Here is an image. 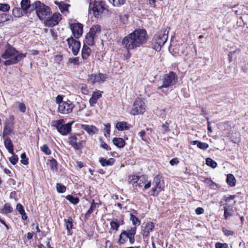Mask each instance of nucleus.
Returning <instances> with one entry per match:
<instances>
[{"label":"nucleus","mask_w":248,"mask_h":248,"mask_svg":"<svg viewBox=\"0 0 248 248\" xmlns=\"http://www.w3.org/2000/svg\"><path fill=\"white\" fill-rule=\"evenodd\" d=\"M96 203L94 202V201H93V202L91 203L90 208L89 209V210L87 211L85 214V217H89L91 214H92L93 212L94 209L96 208Z\"/></svg>","instance_id":"obj_39"},{"label":"nucleus","mask_w":248,"mask_h":248,"mask_svg":"<svg viewBox=\"0 0 248 248\" xmlns=\"http://www.w3.org/2000/svg\"><path fill=\"white\" fill-rule=\"evenodd\" d=\"M17 104L18 105V109L21 112H25L26 111V107L23 103L18 102Z\"/></svg>","instance_id":"obj_56"},{"label":"nucleus","mask_w":248,"mask_h":248,"mask_svg":"<svg viewBox=\"0 0 248 248\" xmlns=\"http://www.w3.org/2000/svg\"><path fill=\"white\" fill-rule=\"evenodd\" d=\"M13 132V128H4L3 127V130L2 133V138H9L8 136L10 135Z\"/></svg>","instance_id":"obj_36"},{"label":"nucleus","mask_w":248,"mask_h":248,"mask_svg":"<svg viewBox=\"0 0 248 248\" xmlns=\"http://www.w3.org/2000/svg\"><path fill=\"white\" fill-rule=\"evenodd\" d=\"M91 52V50L90 47L84 44L81 51L82 58L84 60L87 59L89 56L90 55Z\"/></svg>","instance_id":"obj_27"},{"label":"nucleus","mask_w":248,"mask_h":248,"mask_svg":"<svg viewBox=\"0 0 248 248\" xmlns=\"http://www.w3.org/2000/svg\"><path fill=\"white\" fill-rule=\"evenodd\" d=\"M68 45L70 48H71L74 55H77L80 48V43L77 41L72 37H69L66 39Z\"/></svg>","instance_id":"obj_12"},{"label":"nucleus","mask_w":248,"mask_h":248,"mask_svg":"<svg viewBox=\"0 0 248 248\" xmlns=\"http://www.w3.org/2000/svg\"><path fill=\"white\" fill-rule=\"evenodd\" d=\"M169 31L162 29L156 33L152 41V47L156 51H159L162 46L167 42Z\"/></svg>","instance_id":"obj_4"},{"label":"nucleus","mask_w":248,"mask_h":248,"mask_svg":"<svg viewBox=\"0 0 248 248\" xmlns=\"http://www.w3.org/2000/svg\"><path fill=\"white\" fill-rule=\"evenodd\" d=\"M105 5L103 1H95L92 7L91 3L90 4L89 9L92 8L95 16H97L102 13L105 9Z\"/></svg>","instance_id":"obj_13"},{"label":"nucleus","mask_w":248,"mask_h":248,"mask_svg":"<svg viewBox=\"0 0 248 248\" xmlns=\"http://www.w3.org/2000/svg\"><path fill=\"white\" fill-rule=\"evenodd\" d=\"M21 163L23 164V165H26L28 164V158L27 157L26 153H23L21 155Z\"/></svg>","instance_id":"obj_47"},{"label":"nucleus","mask_w":248,"mask_h":248,"mask_svg":"<svg viewBox=\"0 0 248 248\" xmlns=\"http://www.w3.org/2000/svg\"><path fill=\"white\" fill-rule=\"evenodd\" d=\"M68 143L76 150H80L83 147V140L79 135L70 136L68 138Z\"/></svg>","instance_id":"obj_7"},{"label":"nucleus","mask_w":248,"mask_h":248,"mask_svg":"<svg viewBox=\"0 0 248 248\" xmlns=\"http://www.w3.org/2000/svg\"><path fill=\"white\" fill-rule=\"evenodd\" d=\"M110 124L108 123L104 125V128L103 131L104 132V136L106 138H109L110 135Z\"/></svg>","instance_id":"obj_35"},{"label":"nucleus","mask_w":248,"mask_h":248,"mask_svg":"<svg viewBox=\"0 0 248 248\" xmlns=\"http://www.w3.org/2000/svg\"><path fill=\"white\" fill-rule=\"evenodd\" d=\"M79 57L69 58L68 60V62L70 63L73 64L74 65H78L79 64Z\"/></svg>","instance_id":"obj_49"},{"label":"nucleus","mask_w":248,"mask_h":248,"mask_svg":"<svg viewBox=\"0 0 248 248\" xmlns=\"http://www.w3.org/2000/svg\"><path fill=\"white\" fill-rule=\"evenodd\" d=\"M81 128L86 131L90 135H93L98 132V129L93 125L82 124Z\"/></svg>","instance_id":"obj_17"},{"label":"nucleus","mask_w":248,"mask_h":248,"mask_svg":"<svg viewBox=\"0 0 248 248\" xmlns=\"http://www.w3.org/2000/svg\"><path fill=\"white\" fill-rule=\"evenodd\" d=\"M95 38L93 37L90 33H87L85 36V42L89 46L94 45V39Z\"/></svg>","instance_id":"obj_32"},{"label":"nucleus","mask_w":248,"mask_h":248,"mask_svg":"<svg viewBox=\"0 0 248 248\" xmlns=\"http://www.w3.org/2000/svg\"><path fill=\"white\" fill-rule=\"evenodd\" d=\"M100 147L107 150H111V148L103 141H101Z\"/></svg>","instance_id":"obj_61"},{"label":"nucleus","mask_w":248,"mask_h":248,"mask_svg":"<svg viewBox=\"0 0 248 248\" xmlns=\"http://www.w3.org/2000/svg\"><path fill=\"white\" fill-rule=\"evenodd\" d=\"M64 225L67 231L68 234H71V231L73 228V220L71 217H69L68 218H65L64 220Z\"/></svg>","instance_id":"obj_23"},{"label":"nucleus","mask_w":248,"mask_h":248,"mask_svg":"<svg viewBox=\"0 0 248 248\" xmlns=\"http://www.w3.org/2000/svg\"><path fill=\"white\" fill-rule=\"evenodd\" d=\"M114 162L115 159L113 158H110L107 160L105 158L102 157L99 160V162L103 167L112 166L114 163Z\"/></svg>","instance_id":"obj_22"},{"label":"nucleus","mask_w":248,"mask_h":248,"mask_svg":"<svg viewBox=\"0 0 248 248\" xmlns=\"http://www.w3.org/2000/svg\"><path fill=\"white\" fill-rule=\"evenodd\" d=\"M41 151L45 154L46 155H50L51 154V151L46 144H44L40 147Z\"/></svg>","instance_id":"obj_41"},{"label":"nucleus","mask_w":248,"mask_h":248,"mask_svg":"<svg viewBox=\"0 0 248 248\" xmlns=\"http://www.w3.org/2000/svg\"><path fill=\"white\" fill-rule=\"evenodd\" d=\"M216 248H228V245L227 243L217 242L215 244Z\"/></svg>","instance_id":"obj_58"},{"label":"nucleus","mask_w":248,"mask_h":248,"mask_svg":"<svg viewBox=\"0 0 248 248\" xmlns=\"http://www.w3.org/2000/svg\"><path fill=\"white\" fill-rule=\"evenodd\" d=\"M116 128L119 131H124L128 130L130 126L125 122H119L116 123Z\"/></svg>","instance_id":"obj_25"},{"label":"nucleus","mask_w":248,"mask_h":248,"mask_svg":"<svg viewBox=\"0 0 248 248\" xmlns=\"http://www.w3.org/2000/svg\"><path fill=\"white\" fill-rule=\"evenodd\" d=\"M13 14L16 17H21L25 15L20 7H15L13 9Z\"/></svg>","instance_id":"obj_33"},{"label":"nucleus","mask_w":248,"mask_h":248,"mask_svg":"<svg viewBox=\"0 0 248 248\" xmlns=\"http://www.w3.org/2000/svg\"><path fill=\"white\" fill-rule=\"evenodd\" d=\"M64 123L63 119H60L58 120L52 121L51 123V125L52 127L56 128L58 131V129L60 128L61 125Z\"/></svg>","instance_id":"obj_30"},{"label":"nucleus","mask_w":248,"mask_h":248,"mask_svg":"<svg viewBox=\"0 0 248 248\" xmlns=\"http://www.w3.org/2000/svg\"><path fill=\"white\" fill-rule=\"evenodd\" d=\"M14 122H10L9 120H6L4 123L3 127L14 128Z\"/></svg>","instance_id":"obj_52"},{"label":"nucleus","mask_w":248,"mask_h":248,"mask_svg":"<svg viewBox=\"0 0 248 248\" xmlns=\"http://www.w3.org/2000/svg\"><path fill=\"white\" fill-rule=\"evenodd\" d=\"M34 5H36L35 10H36V15L40 20L45 21L52 14L50 8L42 3L40 1H35L34 2Z\"/></svg>","instance_id":"obj_5"},{"label":"nucleus","mask_w":248,"mask_h":248,"mask_svg":"<svg viewBox=\"0 0 248 248\" xmlns=\"http://www.w3.org/2000/svg\"><path fill=\"white\" fill-rule=\"evenodd\" d=\"M140 177L135 175L131 176L129 177V182L132 184L138 183L140 179Z\"/></svg>","instance_id":"obj_48"},{"label":"nucleus","mask_w":248,"mask_h":248,"mask_svg":"<svg viewBox=\"0 0 248 248\" xmlns=\"http://www.w3.org/2000/svg\"><path fill=\"white\" fill-rule=\"evenodd\" d=\"M10 7L9 4L6 3H0V11L3 12H7L9 11Z\"/></svg>","instance_id":"obj_50"},{"label":"nucleus","mask_w":248,"mask_h":248,"mask_svg":"<svg viewBox=\"0 0 248 248\" xmlns=\"http://www.w3.org/2000/svg\"><path fill=\"white\" fill-rule=\"evenodd\" d=\"M101 92L99 90L94 92L91 97L89 99V103L91 106H93L97 101V100L101 97Z\"/></svg>","instance_id":"obj_18"},{"label":"nucleus","mask_w":248,"mask_h":248,"mask_svg":"<svg viewBox=\"0 0 248 248\" xmlns=\"http://www.w3.org/2000/svg\"><path fill=\"white\" fill-rule=\"evenodd\" d=\"M112 142L118 148H123L125 145L124 140L121 138H114L112 140Z\"/></svg>","instance_id":"obj_24"},{"label":"nucleus","mask_w":248,"mask_h":248,"mask_svg":"<svg viewBox=\"0 0 248 248\" xmlns=\"http://www.w3.org/2000/svg\"><path fill=\"white\" fill-rule=\"evenodd\" d=\"M107 78V75L102 73L91 74L89 76L88 81L93 85L104 82Z\"/></svg>","instance_id":"obj_10"},{"label":"nucleus","mask_w":248,"mask_h":248,"mask_svg":"<svg viewBox=\"0 0 248 248\" xmlns=\"http://www.w3.org/2000/svg\"><path fill=\"white\" fill-rule=\"evenodd\" d=\"M226 182L230 186L232 187L235 186L236 179L232 174H229L227 176Z\"/></svg>","instance_id":"obj_29"},{"label":"nucleus","mask_w":248,"mask_h":248,"mask_svg":"<svg viewBox=\"0 0 248 248\" xmlns=\"http://www.w3.org/2000/svg\"><path fill=\"white\" fill-rule=\"evenodd\" d=\"M11 16L9 15H7L5 13H3L0 15V22L2 23L4 22L8 21L11 18Z\"/></svg>","instance_id":"obj_44"},{"label":"nucleus","mask_w":248,"mask_h":248,"mask_svg":"<svg viewBox=\"0 0 248 248\" xmlns=\"http://www.w3.org/2000/svg\"><path fill=\"white\" fill-rule=\"evenodd\" d=\"M222 231L224 232V234L227 236H232L234 234V232L231 230H227L226 228H223L222 229Z\"/></svg>","instance_id":"obj_54"},{"label":"nucleus","mask_w":248,"mask_h":248,"mask_svg":"<svg viewBox=\"0 0 248 248\" xmlns=\"http://www.w3.org/2000/svg\"><path fill=\"white\" fill-rule=\"evenodd\" d=\"M62 16L59 13H55L53 15L52 14L49 18L46 19L44 24L46 26L52 27L58 25L62 19Z\"/></svg>","instance_id":"obj_9"},{"label":"nucleus","mask_w":248,"mask_h":248,"mask_svg":"<svg viewBox=\"0 0 248 248\" xmlns=\"http://www.w3.org/2000/svg\"><path fill=\"white\" fill-rule=\"evenodd\" d=\"M73 123H68L66 124H62L58 132L62 135H66L68 134L71 131V125Z\"/></svg>","instance_id":"obj_16"},{"label":"nucleus","mask_w":248,"mask_h":248,"mask_svg":"<svg viewBox=\"0 0 248 248\" xmlns=\"http://www.w3.org/2000/svg\"><path fill=\"white\" fill-rule=\"evenodd\" d=\"M56 188L59 193H63L66 191V187L60 183L57 184Z\"/></svg>","instance_id":"obj_46"},{"label":"nucleus","mask_w":248,"mask_h":248,"mask_svg":"<svg viewBox=\"0 0 248 248\" xmlns=\"http://www.w3.org/2000/svg\"><path fill=\"white\" fill-rule=\"evenodd\" d=\"M155 225L151 221L146 222L144 226H142L143 229L141 231V234L143 238H148L150 233L154 231Z\"/></svg>","instance_id":"obj_15"},{"label":"nucleus","mask_w":248,"mask_h":248,"mask_svg":"<svg viewBox=\"0 0 248 248\" xmlns=\"http://www.w3.org/2000/svg\"><path fill=\"white\" fill-rule=\"evenodd\" d=\"M75 107V104L70 100H67L58 106V111L60 113L68 114L72 112Z\"/></svg>","instance_id":"obj_8"},{"label":"nucleus","mask_w":248,"mask_h":248,"mask_svg":"<svg viewBox=\"0 0 248 248\" xmlns=\"http://www.w3.org/2000/svg\"><path fill=\"white\" fill-rule=\"evenodd\" d=\"M66 199L69 201L71 203L74 204H77L79 202L78 198L74 197L72 195H68L66 196Z\"/></svg>","instance_id":"obj_37"},{"label":"nucleus","mask_w":248,"mask_h":248,"mask_svg":"<svg viewBox=\"0 0 248 248\" xmlns=\"http://www.w3.org/2000/svg\"><path fill=\"white\" fill-rule=\"evenodd\" d=\"M110 225L111 229L116 231L118 230L120 226L119 224L115 221H111L110 223Z\"/></svg>","instance_id":"obj_53"},{"label":"nucleus","mask_w":248,"mask_h":248,"mask_svg":"<svg viewBox=\"0 0 248 248\" xmlns=\"http://www.w3.org/2000/svg\"><path fill=\"white\" fill-rule=\"evenodd\" d=\"M190 143L192 145H197L199 148L203 150H205L209 147V145L207 143L199 140L191 141Z\"/></svg>","instance_id":"obj_26"},{"label":"nucleus","mask_w":248,"mask_h":248,"mask_svg":"<svg viewBox=\"0 0 248 248\" xmlns=\"http://www.w3.org/2000/svg\"><path fill=\"white\" fill-rule=\"evenodd\" d=\"M130 219L132 221V224L134 225H140V221L139 220V219L135 215L133 214H131L130 216Z\"/></svg>","instance_id":"obj_40"},{"label":"nucleus","mask_w":248,"mask_h":248,"mask_svg":"<svg viewBox=\"0 0 248 248\" xmlns=\"http://www.w3.org/2000/svg\"><path fill=\"white\" fill-rule=\"evenodd\" d=\"M145 103L141 98H137L133 102L130 114L133 115L143 114L145 111Z\"/></svg>","instance_id":"obj_6"},{"label":"nucleus","mask_w":248,"mask_h":248,"mask_svg":"<svg viewBox=\"0 0 248 248\" xmlns=\"http://www.w3.org/2000/svg\"><path fill=\"white\" fill-rule=\"evenodd\" d=\"M235 202H236L235 201H234L232 205L230 204H228V203L222 204V202H220V203L221 204V205H224V211H225V210L226 209L227 211L233 212L232 206L235 203Z\"/></svg>","instance_id":"obj_45"},{"label":"nucleus","mask_w":248,"mask_h":248,"mask_svg":"<svg viewBox=\"0 0 248 248\" xmlns=\"http://www.w3.org/2000/svg\"><path fill=\"white\" fill-rule=\"evenodd\" d=\"M49 165L52 170H57V162L56 159L52 158L49 160Z\"/></svg>","instance_id":"obj_43"},{"label":"nucleus","mask_w":248,"mask_h":248,"mask_svg":"<svg viewBox=\"0 0 248 248\" xmlns=\"http://www.w3.org/2000/svg\"><path fill=\"white\" fill-rule=\"evenodd\" d=\"M162 127L164 129L165 132L169 131V124L168 122H166L162 125Z\"/></svg>","instance_id":"obj_64"},{"label":"nucleus","mask_w":248,"mask_h":248,"mask_svg":"<svg viewBox=\"0 0 248 248\" xmlns=\"http://www.w3.org/2000/svg\"><path fill=\"white\" fill-rule=\"evenodd\" d=\"M27 56V53H20L12 46L8 44L5 46L3 52L1 54L2 58L6 60L3 62L5 66H9L16 64L25 58Z\"/></svg>","instance_id":"obj_2"},{"label":"nucleus","mask_w":248,"mask_h":248,"mask_svg":"<svg viewBox=\"0 0 248 248\" xmlns=\"http://www.w3.org/2000/svg\"><path fill=\"white\" fill-rule=\"evenodd\" d=\"M195 213L198 215L202 214L204 213V209L202 207H198L195 209Z\"/></svg>","instance_id":"obj_62"},{"label":"nucleus","mask_w":248,"mask_h":248,"mask_svg":"<svg viewBox=\"0 0 248 248\" xmlns=\"http://www.w3.org/2000/svg\"><path fill=\"white\" fill-rule=\"evenodd\" d=\"M101 32V27L98 25L93 26L90 30V33L94 38H96Z\"/></svg>","instance_id":"obj_21"},{"label":"nucleus","mask_w":248,"mask_h":248,"mask_svg":"<svg viewBox=\"0 0 248 248\" xmlns=\"http://www.w3.org/2000/svg\"><path fill=\"white\" fill-rule=\"evenodd\" d=\"M160 190H159V188L158 187H155V186H154V187L152 188V190L153 191V194H152V195L154 196H157L158 194V193L159 192H160L161 191H162L163 189H159Z\"/></svg>","instance_id":"obj_57"},{"label":"nucleus","mask_w":248,"mask_h":248,"mask_svg":"<svg viewBox=\"0 0 248 248\" xmlns=\"http://www.w3.org/2000/svg\"><path fill=\"white\" fill-rule=\"evenodd\" d=\"M34 2L31 4V0H22L20 2V8L25 15L31 14L35 9Z\"/></svg>","instance_id":"obj_11"},{"label":"nucleus","mask_w":248,"mask_h":248,"mask_svg":"<svg viewBox=\"0 0 248 248\" xmlns=\"http://www.w3.org/2000/svg\"><path fill=\"white\" fill-rule=\"evenodd\" d=\"M55 3L57 5L62 12H64L68 10L69 5L64 3L63 2L55 1Z\"/></svg>","instance_id":"obj_31"},{"label":"nucleus","mask_w":248,"mask_h":248,"mask_svg":"<svg viewBox=\"0 0 248 248\" xmlns=\"http://www.w3.org/2000/svg\"><path fill=\"white\" fill-rule=\"evenodd\" d=\"M206 164L212 168H216L217 167V163L211 158H207L206 159Z\"/></svg>","instance_id":"obj_38"},{"label":"nucleus","mask_w":248,"mask_h":248,"mask_svg":"<svg viewBox=\"0 0 248 248\" xmlns=\"http://www.w3.org/2000/svg\"><path fill=\"white\" fill-rule=\"evenodd\" d=\"M16 210L19 212V213L23 212L24 210L23 206L20 203H18L16 205Z\"/></svg>","instance_id":"obj_63"},{"label":"nucleus","mask_w":248,"mask_h":248,"mask_svg":"<svg viewBox=\"0 0 248 248\" xmlns=\"http://www.w3.org/2000/svg\"><path fill=\"white\" fill-rule=\"evenodd\" d=\"M161 181H163L162 177L159 175H157L154 177L152 184L154 186L158 187L159 190L161 189H163V186L161 183Z\"/></svg>","instance_id":"obj_20"},{"label":"nucleus","mask_w":248,"mask_h":248,"mask_svg":"<svg viewBox=\"0 0 248 248\" xmlns=\"http://www.w3.org/2000/svg\"><path fill=\"white\" fill-rule=\"evenodd\" d=\"M70 28L74 37L78 39L83 33V26L79 23H73L71 24Z\"/></svg>","instance_id":"obj_14"},{"label":"nucleus","mask_w":248,"mask_h":248,"mask_svg":"<svg viewBox=\"0 0 248 248\" xmlns=\"http://www.w3.org/2000/svg\"><path fill=\"white\" fill-rule=\"evenodd\" d=\"M110 3H112L114 6L119 7L123 5L125 0H108Z\"/></svg>","instance_id":"obj_42"},{"label":"nucleus","mask_w":248,"mask_h":248,"mask_svg":"<svg viewBox=\"0 0 248 248\" xmlns=\"http://www.w3.org/2000/svg\"><path fill=\"white\" fill-rule=\"evenodd\" d=\"M137 228L136 227H132L129 231H127L128 235L134 236L136 232Z\"/></svg>","instance_id":"obj_59"},{"label":"nucleus","mask_w":248,"mask_h":248,"mask_svg":"<svg viewBox=\"0 0 248 248\" xmlns=\"http://www.w3.org/2000/svg\"><path fill=\"white\" fill-rule=\"evenodd\" d=\"M147 39L145 30L137 29L123 39L122 45L129 51L145 44Z\"/></svg>","instance_id":"obj_1"},{"label":"nucleus","mask_w":248,"mask_h":248,"mask_svg":"<svg viewBox=\"0 0 248 248\" xmlns=\"http://www.w3.org/2000/svg\"><path fill=\"white\" fill-rule=\"evenodd\" d=\"M4 144L9 153L14 154V145L10 138H3Z\"/></svg>","instance_id":"obj_19"},{"label":"nucleus","mask_w":248,"mask_h":248,"mask_svg":"<svg viewBox=\"0 0 248 248\" xmlns=\"http://www.w3.org/2000/svg\"><path fill=\"white\" fill-rule=\"evenodd\" d=\"M18 160V157L17 155L13 154V155L9 158V161L11 163L15 165H16Z\"/></svg>","instance_id":"obj_51"},{"label":"nucleus","mask_w":248,"mask_h":248,"mask_svg":"<svg viewBox=\"0 0 248 248\" xmlns=\"http://www.w3.org/2000/svg\"><path fill=\"white\" fill-rule=\"evenodd\" d=\"M13 211V208L9 203H5L1 213L3 214H7Z\"/></svg>","instance_id":"obj_34"},{"label":"nucleus","mask_w":248,"mask_h":248,"mask_svg":"<svg viewBox=\"0 0 248 248\" xmlns=\"http://www.w3.org/2000/svg\"><path fill=\"white\" fill-rule=\"evenodd\" d=\"M128 237V235L127 234V231H123L119 236V239L118 240V243L120 245L124 244L125 242L127 241Z\"/></svg>","instance_id":"obj_28"},{"label":"nucleus","mask_w":248,"mask_h":248,"mask_svg":"<svg viewBox=\"0 0 248 248\" xmlns=\"http://www.w3.org/2000/svg\"><path fill=\"white\" fill-rule=\"evenodd\" d=\"M235 197H236L235 195H230L229 197L224 196L223 198L226 202L229 203L230 202L231 200H234L235 198Z\"/></svg>","instance_id":"obj_60"},{"label":"nucleus","mask_w":248,"mask_h":248,"mask_svg":"<svg viewBox=\"0 0 248 248\" xmlns=\"http://www.w3.org/2000/svg\"><path fill=\"white\" fill-rule=\"evenodd\" d=\"M178 81V77L175 73L171 71L168 74L163 75L162 78V84L157 87L158 90H161L162 92L167 94L169 93L168 88L174 85Z\"/></svg>","instance_id":"obj_3"},{"label":"nucleus","mask_w":248,"mask_h":248,"mask_svg":"<svg viewBox=\"0 0 248 248\" xmlns=\"http://www.w3.org/2000/svg\"><path fill=\"white\" fill-rule=\"evenodd\" d=\"M65 101H63V97L62 95H58L56 97V103L60 106L62 103H64Z\"/></svg>","instance_id":"obj_55"}]
</instances>
